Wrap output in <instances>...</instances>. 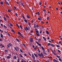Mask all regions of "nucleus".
Returning <instances> with one entry per match:
<instances>
[{
	"mask_svg": "<svg viewBox=\"0 0 62 62\" xmlns=\"http://www.w3.org/2000/svg\"><path fill=\"white\" fill-rule=\"evenodd\" d=\"M3 27H4V28H7V26H6L5 25H3Z\"/></svg>",
	"mask_w": 62,
	"mask_h": 62,
	"instance_id": "obj_27",
	"label": "nucleus"
},
{
	"mask_svg": "<svg viewBox=\"0 0 62 62\" xmlns=\"http://www.w3.org/2000/svg\"><path fill=\"white\" fill-rule=\"evenodd\" d=\"M2 47H1V49H2L3 47H4V45H2Z\"/></svg>",
	"mask_w": 62,
	"mask_h": 62,
	"instance_id": "obj_41",
	"label": "nucleus"
},
{
	"mask_svg": "<svg viewBox=\"0 0 62 62\" xmlns=\"http://www.w3.org/2000/svg\"><path fill=\"white\" fill-rule=\"evenodd\" d=\"M14 49H15V50L16 51H18V50H17V48L15 47H14Z\"/></svg>",
	"mask_w": 62,
	"mask_h": 62,
	"instance_id": "obj_26",
	"label": "nucleus"
},
{
	"mask_svg": "<svg viewBox=\"0 0 62 62\" xmlns=\"http://www.w3.org/2000/svg\"><path fill=\"white\" fill-rule=\"evenodd\" d=\"M51 46H52V47H55V46L54 45L52 44H51Z\"/></svg>",
	"mask_w": 62,
	"mask_h": 62,
	"instance_id": "obj_14",
	"label": "nucleus"
},
{
	"mask_svg": "<svg viewBox=\"0 0 62 62\" xmlns=\"http://www.w3.org/2000/svg\"><path fill=\"white\" fill-rule=\"evenodd\" d=\"M5 4H7L8 5H9V4L8 3V2H7V0H5Z\"/></svg>",
	"mask_w": 62,
	"mask_h": 62,
	"instance_id": "obj_2",
	"label": "nucleus"
},
{
	"mask_svg": "<svg viewBox=\"0 0 62 62\" xmlns=\"http://www.w3.org/2000/svg\"><path fill=\"white\" fill-rule=\"evenodd\" d=\"M42 19V18L41 17H40V18H38V20H39V21H41V19Z\"/></svg>",
	"mask_w": 62,
	"mask_h": 62,
	"instance_id": "obj_7",
	"label": "nucleus"
},
{
	"mask_svg": "<svg viewBox=\"0 0 62 62\" xmlns=\"http://www.w3.org/2000/svg\"><path fill=\"white\" fill-rule=\"evenodd\" d=\"M39 5H41V2H39Z\"/></svg>",
	"mask_w": 62,
	"mask_h": 62,
	"instance_id": "obj_44",
	"label": "nucleus"
},
{
	"mask_svg": "<svg viewBox=\"0 0 62 62\" xmlns=\"http://www.w3.org/2000/svg\"><path fill=\"white\" fill-rule=\"evenodd\" d=\"M26 29L27 30H28V27H26Z\"/></svg>",
	"mask_w": 62,
	"mask_h": 62,
	"instance_id": "obj_46",
	"label": "nucleus"
},
{
	"mask_svg": "<svg viewBox=\"0 0 62 62\" xmlns=\"http://www.w3.org/2000/svg\"><path fill=\"white\" fill-rule=\"evenodd\" d=\"M0 4L1 5H3V2H1Z\"/></svg>",
	"mask_w": 62,
	"mask_h": 62,
	"instance_id": "obj_45",
	"label": "nucleus"
},
{
	"mask_svg": "<svg viewBox=\"0 0 62 62\" xmlns=\"http://www.w3.org/2000/svg\"><path fill=\"white\" fill-rule=\"evenodd\" d=\"M28 54H29V55H30V56H31V54H30V53H28Z\"/></svg>",
	"mask_w": 62,
	"mask_h": 62,
	"instance_id": "obj_58",
	"label": "nucleus"
},
{
	"mask_svg": "<svg viewBox=\"0 0 62 62\" xmlns=\"http://www.w3.org/2000/svg\"><path fill=\"white\" fill-rule=\"evenodd\" d=\"M16 15V16H18V14L16 13H15V14Z\"/></svg>",
	"mask_w": 62,
	"mask_h": 62,
	"instance_id": "obj_52",
	"label": "nucleus"
},
{
	"mask_svg": "<svg viewBox=\"0 0 62 62\" xmlns=\"http://www.w3.org/2000/svg\"><path fill=\"white\" fill-rule=\"evenodd\" d=\"M23 45L24 46H25V45L24 44H23Z\"/></svg>",
	"mask_w": 62,
	"mask_h": 62,
	"instance_id": "obj_60",
	"label": "nucleus"
},
{
	"mask_svg": "<svg viewBox=\"0 0 62 62\" xmlns=\"http://www.w3.org/2000/svg\"><path fill=\"white\" fill-rule=\"evenodd\" d=\"M56 56H57V58H60V56H59L57 55H56Z\"/></svg>",
	"mask_w": 62,
	"mask_h": 62,
	"instance_id": "obj_32",
	"label": "nucleus"
},
{
	"mask_svg": "<svg viewBox=\"0 0 62 62\" xmlns=\"http://www.w3.org/2000/svg\"><path fill=\"white\" fill-rule=\"evenodd\" d=\"M14 8L15 9H17V7H16L15 6H14Z\"/></svg>",
	"mask_w": 62,
	"mask_h": 62,
	"instance_id": "obj_51",
	"label": "nucleus"
},
{
	"mask_svg": "<svg viewBox=\"0 0 62 62\" xmlns=\"http://www.w3.org/2000/svg\"><path fill=\"white\" fill-rule=\"evenodd\" d=\"M36 43L38 44L40 46V47H41V44H40L37 41H36Z\"/></svg>",
	"mask_w": 62,
	"mask_h": 62,
	"instance_id": "obj_5",
	"label": "nucleus"
},
{
	"mask_svg": "<svg viewBox=\"0 0 62 62\" xmlns=\"http://www.w3.org/2000/svg\"><path fill=\"white\" fill-rule=\"evenodd\" d=\"M36 35H37V36H38V37H39V34L38 33H36Z\"/></svg>",
	"mask_w": 62,
	"mask_h": 62,
	"instance_id": "obj_35",
	"label": "nucleus"
},
{
	"mask_svg": "<svg viewBox=\"0 0 62 62\" xmlns=\"http://www.w3.org/2000/svg\"><path fill=\"white\" fill-rule=\"evenodd\" d=\"M22 61H21V62H24V61H24V60L23 59H22Z\"/></svg>",
	"mask_w": 62,
	"mask_h": 62,
	"instance_id": "obj_48",
	"label": "nucleus"
},
{
	"mask_svg": "<svg viewBox=\"0 0 62 62\" xmlns=\"http://www.w3.org/2000/svg\"><path fill=\"white\" fill-rule=\"evenodd\" d=\"M42 30H41L39 32V33L40 34H41V33H42Z\"/></svg>",
	"mask_w": 62,
	"mask_h": 62,
	"instance_id": "obj_39",
	"label": "nucleus"
},
{
	"mask_svg": "<svg viewBox=\"0 0 62 62\" xmlns=\"http://www.w3.org/2000/svg\"><path fill=\"white\" fill-rule=\"evenodd\" d=\"M53 61H54V62H59V61H57L56 60H55V59H53Z\"/></svg>",
	"mask_w": 62,
	"mask_h": 62,
	"instance_id": "obj_6",
	"label": "nucleus"
},
{
	"mask_svg": "<svg viewBox=\"0 0 62 62\" xmlns=\"http://www.w3.org/2000/svg\"><path fill=\"white\" fill-rule=\"evenodd\" d=\"M56 46L57 47H60V46L59 45H56Z\"/></svg>",
	"mask_w": 62,
	"mask_h": 62,
	"instance_id": "obj_30",
	"label": "nucleus"
},
{
	"mask_svg": "<svg viewBox=\"0 0 62 62\" xmlns=\"http://www.w3.org/2000/svg\"><path fill=\"white\" fill-rule=\"evenodd\" d=\"M35 31H37V30H38V29H37L36 28L35 29Z\"/></svg>",
	"mask_w": 62,
	"mask_h": 62,
	"instance_id": "obj_59",
	"label": "nucleus"
},
{
	"mask_svg": "<svg viewBox=\"0 0 62 62\" xmlns=\"http://www.w3.org/2000/svg\"><path fill=\"white\" fill-rule=\"evenodd\" d=\"M59 59L60 61H61V59L60 58H59Z\"/></svg>",
	"mask_w": 62,
	"mask_h": 62,
	"instance_id": "obj_56",
	"label": "nucleus"
},
{
	"mask_svg": "<svg viewBox=\"0 0 62 62\" xmlns=\"http://www.w3.org/2000/svg\"><path fill=\"white\" fill-rule=\"evenodd\" d=\"M28 25H30V24H31V23H29V22H28Z\"/></svg>",
	"mask_w": 62,
	"mask_h": 62,
	"instance_id": "obj_54",
	"label": "nucleus"
},
{
	"mask_svg": "<svg viewBox=\"0 0 62 62\" xmlns=\"http://www.w3.org/2000/svg\"><path fill=\"white\" fill-rule=\"evenodd\" d=\"M16 40L17 41H18V42H20V41L19 39H16Z\"/></svg>",
	"mask_w": 62,
	"mask_h": 62,
	"instance_id": "obj_16",
	"label": "nucleus"
},
{
	"mask_svg": "<svg viewBox=\"0 0 62 62\" xmlns=\"http://www.w3.org/2000/svg\"><path fill=\"white\" fill-rule=\"evenodd\" d=\"M22 17L23 18V19H24H24H25V18H24V16H22Z\"/></svg>",
	"mask_w": 62,
	"mask_h": 62,
	"instance_id": "obj_34",
	"label": "nucleus"
},
{
	"mask_svg": "<svg viewBox=\"0 0 62 62\" xmlns=\"http://www.w3.org/2000/svg\"><path fill=\"white\" fill-rule=\"evenodd\" d=\"M24 55L25 56H27V55L26 54H24Z\"/></svg>",
	"mask_w": 62,
	"mask_h": 62,
	"instance_id": "obj_49",
	"label": "nucleus"
},
{
	"mask_svg": "<svg viewBox=\"0 0 62 62\" xmlns=\"http://www.w3.org/2000/svg\"><path fill=\"white\" fill-rule=\"evenodd\" d=\"M38 54L40 57H44V55L42 53H41V54L39 53H38Z\"/></svg>",
	"mask_w": 62,
	"mask_h": 62,
	"instance_id": "obj_1",
	"label": "nucleus"
},
{
	"mask_svg": "<svg viewBox=\"0 0 62 62\" xmlns=\"http://www.w3.org/2000/svg\"><path fill=\"white\" fill-rule=\"evenodd\" d=\"M8 12H10L11 11V10L10 9H9H9H8Z\"/></svg>",
	"mask_w": 62,
	"mask_h": 62,
	"instance_id": "obj_12",
	"label": "nucleus"
},
{
	"mask_svg": "<svg viewBox=\"0 0 62 62\" xmlns=\"http://www.w3.org/2000/svg\"><path fill=\"white\" fill-rule=\"evenodd\" d=\"M5 53V52H8V50L6 49L5 50V51H4Z\"/></svg>",
	"mask_w": 62,
	"mask_h": 62,
	"instance_id": "obj_19",
	"label": "nucleus"
},
{
	"mask_svg": "<svg viewBox=\"0 0 62 62\" xmlns=\"http://www.w3.org/2000/svg\"><path fill=\"white\" fill-rule=\"evenodd\" d=\"M20 51L21 53H23V51H22V49H20Z\"/></svg>",
	"mask_w": 62,
	"mask_h": 62,
	"instance_id": "obj_36",
	"label": "nucleus"
},
{
	"mask_svg": "<svg viewBox=\"0 0 62 62\" xmlns=\"http://www.w3.org/2000/svg\"><path fill=\"white\" fill-rule=\"evenodd\" d=\"M27 17L28 18H30V17H29V16L27 15Z\"/></svg>",
	"mask_w": 62,
	"mask_h": 62,
	"instance_id": "obj_40",
	"label": "nucleus"
},
{
	"mask_svg": "<svg viewBox=\"0 0 62 62\" xmlns=\"http://www.w3.org/2000/svg\"><path fill=\"white\" fill-rule=\"evenodd\" d=\"M36 61L37 62H39V60H37Z\"/></svg>",
	"mask_w": 62,
	"mask_h": 62,
	"instance_id": "obj_50",
	"label": "nucleus"
},
{
	"mask_svg": "<svg viewBox=\"0 0 62 62\" xmlns=\"http://www.w3.org/2000/svg\"><path fill=\"white\" fill-rule=\"evenodd\" d=\"M8 27H11V28H12L11 27H10V26L9 25V24H8Z\"/></svg>",
	"mask_w": 62,
	"mask_h": 62,
	"instance_id": "obj_37",
	"label": "nucleus"
},
{
	"mask_svg": "<svg viewBox=\"0 0 62 62\" xmlns=\"http://www.w3.org/2000/svg\"><path fill=\"white\" fill-rule=\"evenodd\" d=\"M0 37L1 38H3V34L2 33L0 34Z\"/></svg>",
	"mask_w": 62,
	"mask_h": 62,
	"instance_id": "obj_10",
	"label": "nucleus"
},
{
	"mask_svg": "<svg viewBox=\"0 0 62 62\" xmlns=\"http://www.w3.org/2000/svg\"><path fill=\"white\" fill-rule=\"evenodd\" d=\"M31 33H33V31H31Z\"/></svg>",
	"mask_w": 62,
	"mask_h": 62,
	"instance_id": "obj_61",
	"label": "nucleus"
},
{
	"mask_svg": "<svg viewBox=\"0 0 62 62\" xmlns=\"http://www.w3.org/2000/svg\"><path fill=\"white\" fill-rule=\"evenodd\" d=\"M16 25L18 27V26H19V25H18V24L17 23L16 24Z\"/></svg>",
	"mask_w": 62,
	"mask_h": 62,
	"instance_id": "obj_64",
	"label": "nucleus"
},
{
	"mask_svg": "<svg viewBox=\"0 0 62 62\" xmlns=\"http://www.w3.org/2000/svg\"><path fill=\"white\" fill-rule=\"evenodd\" d=\"M46 33H47V34L48 35L49 34V31H46Z\"/></svg>",
	"mask_w": 62,
	"mask_h": 62,
	"instance_id": "obj_15",
	"label": "nucleus"
},
{
	"mask_svg": "<svg viewBox=\"0 0 62 62\" xmlns=\"http://www.w3.org/2000/svg\"><path fill=\"white\" fill-rule=\"evenodd\" d=\"M49 17H47V20H49Z\"/></svg>",
	"mask_w": 62,
	"mask_h": 62,
	"instance_id": "obj_53",
	"label": "nucleus"
},
{
	"mask_svg": "<svg viewBox=\"0 0 62 62\" xmlns=\"http://www.w3.org/2000/svg\"><path fill=\"white\" fill-rule=\"evenodd\" d=\"M32 57L33 59H35V57L34 55V54H32Z\"/></svg>",
	"mask_w": 62,
	"mask_h": 62,
	"instance_id": "obj_4",
	"label": "nucleus"
},
{
	"mask_svg": "<svg viewBox=\"0 0 62 62\" xmlns=\"http://www.w3.org/2000/svg\"><path fill=\"white\" fill-rule=\"evenodd\" d=\"M10 25L11 26H12V27L13 26V24H12L11 23L10 24Z\"/></svg>",
	"mask_w": 62,
	"mask_h": 62,
	"instance_id": "obj_24",
	"label": "nucleus"
},
{
	"mask_svg": "<svg viewBox=\"0 0 62 62\" xmlns=\"http://www.w3.org/2000/svg\"><path fill=\"white\" fill-rule=\"evenodd\" d=\"M8 55H9V56H11V54H8Z\"/></svg>",
	"mask_w": 62,
	"mask_h": 62,
	"instance_id": "obj_57",
	"label": "nucleus"
},
{
	"mask_svg": "<svg viewBox=\"0 0 62 62\" xmlns=\"http://www.w3.org/2000/svg\"><path fill=\"white\" fill-rule=\"evenodd\" d=\"M14 59H17V57L16 56H15L14 57Z\"/></svg>",
	"mask_w": 62,
	"mask_h": 62,
	"instance_id": "obj_25",
	"label": "nucleus"
},
{
	"mask_svg": "<svg viewBox=\"0 0 62 62\" xmlns=\"http://www.w3.org/2000/svg\"><path fill=\"white\" fill-rule=\"evenodd\" d=\"M3 45L2 44H0V46H1V47H2V45Z\"/></svg>",
	"mask_w": 62,
	"mask_h": 62,
	"instance_id": "obj_62",
	"label": "nucleus"
},
{
	"mask_svg": "<svg viewBox=\"0 0 62 62\" xmlns=\"http://www.w3.org/2000/svg\"><path fill=\"white\" fill-rule=\"evenodd\" d=\"M4 19L5 21H7V19H6V18L5 17H4Z\"/></svg>",
	"mask_w": 62,
	"mask_h": 62,
	"instance_id": "obj_21",
	"label": "nucleus"
},
{
	"mask_svg": "<svg viewBox=\"0 0 62 62\" xmlns=\"http://www.w3.org/2000/svg\"><path fill=\"white\" fill-rule=\"evenodd\" d=\"M58 51L59 53H61V51L59 50H58Z\"/></svg>",
	"mask_w": 62,
	"mask_h": 62,
	"instance_id": "obj_47",
	"label": "nucleus"
},
{
	"mask_svg": "<svg viewBox=\"0 0 62 62\" xmlns=\"http://www.w3.org/2000/svg\"><path fill=\"white\" fill-rule=\"evenodd\" d=\"M7 47H9V45H7Z\"/></svg>",
	"mask_w": 62,
	"mask_h": 62,
	"instance_id": "obj_63",
	"label": "nucleus"
},
{
	"mask_svg": "<svg viewBox=\"0 0 62 62\" xmlns=\"http://www.w3.org/2000/svg\"><path fill=\"white\" fill-rule=\"evenodd\" d=\"M6 17H7L9 19V17H8V15H6Z\"/></svg>",
	"mask_w": 62,
	"mask_h": 62,
	"instance_id": "obj_33",
	"label": "nucleus"
},
{
	"mask_svg": "<svg viewBox=\"0 0 62 62\" xmlns=\"http://www.w3.org/2000/svg\"><path fill=\"white\" fill-rule=\"evenodd\" d=\"M18 34L19 35H21V32H20V31H18Z\"/></svg>",
	"mask_w": 62,
	"mask_h": 62,
	"instance_id": "obj_28",
	"label": "nucleus"
},
{
	"mask_svg": "<svg viewBox=\"0 0 62 62\" xmlns=\"http://www.w3.org/2000/svg\"><path fill=\"white\" fill-rule=\"evenodd\" d=\"M36 27H37V28H38V27H39V25H36Z\"/></svg>",
	"mask_w": 62,
	"mask_h": 62,
	"instance_id": "obj_42",
	"label": "nucleus"
},
{
	"mask_svg": "<svg viewBox=\"0 0 62 62\" xmlns=\"http://www.w3.org/2000/svg\"><path fill=\"white\" fill-rule=\"evenodd\" d=\"M40 40H41V39H39V40H38V41L39 42V41H40Z\"/></svg>",
	"mask_w": 62,
	"mask_h": 62,
	"instance_id": "obj_55",
	"label": "nucleus"
},
{
	"mask_svg": "<svg viewBox=\"0 0 62 62\" xmlns=\"http://www.w3.org/2000/svg\"><path fill=\"white\" fill-rule=\"evenodd\" d=\"M36 33H39V31H36Z\"/></svg>",
	"mask_w": 62,
	"mask_h": 62,
	"instance_id": "obj_43",
	"label": "nucleus"
},
{
	"mask_svg": "<svg viewBox=\"0 0 62 62\" xmlns=\"http://www.w3.org/2000/svg\"><path fill=\"white\" fill-rule=\"evenodd\" d=\"M43 39L45 40V41H46V39L45 38V37H43Z\"/></svg>",
	"mask_w": 62,
	"mask_h": 62,
	"instance_id": "obj_13",
	"label": "nucleus"
},
{
	"mask_svg": "<svg viewBox=\"0 0 62 62\" xmlns=\"http://www.w3.org/2000/svg\"><path fill=\"white\" fill-rule=\"evenodd\" d=\"M6 58L7 59H9L11 58V57L9 56H8Z\"/></svg>",
	"mask_w": 62,
	"mask_h": 62,
	"instance_id": "obj_8",
	"label": "nucleus"
},
{
	"mask_svg": "<svg viewBox=\"0 0 62 62\" xmlns=\"http://www.w3.org/2000/svg\"><path fill=\"white\" fill-rule=\"evenodd\" d=\"M41 48L42 49L43 51H45V49H44V47H43V46H41Z\"/></svg>",
	"mask_w": 62,
	"mask_h": 62,
	"instance_id": "obj_11",
	"label": "nucleus"
},
{
	"mask_svg": "<svg viewBox=\"0 0 62 62\" xmlns=\"http://www.w3.org/2000/svg\"><path fill=\"white\" fill-rule=\"evenodd\" d=\"M51 44L50 43H48L47 44H48V46H49V45H50Z\"/></svg>",
	"mask_w": 62,
	"mask_h": 62,
	"instance_id": "obj_38",
	"label": "nucleus"
},
{
	"mask_svg": "<svg viewBox=\"0 0 62 62\" xmlns=\"http://www.w3.org/2000/svg\"><path fill=\"white\" fill-rule=\"evenodd\" d=\"M24 21L25 22V23H27V21L26 19L24 20Z\"/></svg>",
	"mask_w": 62,
	"mask_h": 62,
	"instance_id": "obj_17",
	"label": "nucleus"
},
{
	"mask_svg": "<svg viewBox=\"0 0 62 62\" xmlns=\"http://www.w3.org/2000/svg\"><path fill=\"white\" fill-rule=\"evenodd\" d=\"M19 26H20V28H21V29H23V27H22V26H21V25H20Z\"/></svg>",
	"mask_w": 62,
	"mask_h": 62,
	"instance_id": "obj_31",
	"label": "nucleus"
},
{
	"mask_svg": "<svg viewBox=\"0 0 62 62\" xmlns=\"http://www.w3.org/2000/svg\"><path fill=\"white\" fill-rule=\"evenodd\" d=\"M19 56L20 57H23V56H22L21 54L19 55Z\"/></svg>",
	"mask_w": 62,
	"mask_h": 62,
	"instance_id": "obj_18",
	"label": "nucleus"
},
{
	"mask_svg": "<svg viewBox=\"0 0 62 62\" xmlns=\"http://www.w3.org/2000/svg\"><path fill=\"white\" fill-rule=\"evenodd\" d=\"M11 31L13 32L14 33H15V32L14 31V30H13L12 29L11 30Z\"/></svg>",
	"mask_w": 62,
	"mask_h": 62,
	"instance_id": "obj_22",
	"label": "nucleus"
},
{
	"mask_svg": "<svg viewBox=\"0 0 62 62\" xmlns=\"http://www.w3.org/2000/svg\"><path fill=\"white\" fill-rule=\"evenodd\" d=\"M21 4L22 5V6L23 7H24V6L23 5V4H24L23 3L21 2Z\"/></svg>",
	"mask_w": 62,
	"mask_h": 62,
	"instance_id": "obj_23",
	"label": "nucleus"
},
{
	"mask_svg": "<svg viewBox=\"0 0 62 62\" xmlns=\"http://www.w3.org/2000/svg\"><path fill=\"white\" fill-rule=\"evenodd\" d=\"M34 54V55H35V56L36 57H38V55H36V54L35 53Z\"/></svg>",
	"mask_w": 62,
	"mask_h": 62,
	"instance_id": "obj_29",
	"label": "nucleus"
},
{
	"mask_svg": "<svg viewBox=\"0 0 62 62\" xmlns=\"http://www.w3.org/2000/svg\"><path fill=\"white\" fill-rule=\"evenodd\" d=\"M9 44L10 46H12V45H11V44L10 43L9 44Z\"/></svg>",
	"mask_w": 62,
	"mask_h": 62,
	"instance_id": "obj_20",
	"label": "nucleus"
},
{
	"mask_svg": "<svg viewBox=\"0 0 62 62\" xmlns=\"http://www.w3.org/2000/svg\"><path fill=\"white\" fill-rule=\"evenodd\" d=\"M43 53L44 54H45V55H47V54L46 53H45V51H43Z\"/></svg>",
	"mask_w": 62,
	"mask_h": 62,
	"instance_id": "obj_9",
	"label": "nucleus"
},
{
	"mask_svg": "<svg viewBox=\"0 0 62 62\" xmlns=\"http://www.w3.org/2000/svg\"><path fill=\"white\" fill-rule=\"evenodd\" d=\"M30 40L31 42H32L33 41V38H30Z\"/></svg>",
	"mask_w": 62,
	"mask_h": 62,
	"instance_id": "obj_3",
	"label": "nucleus"
}]
</instances>
